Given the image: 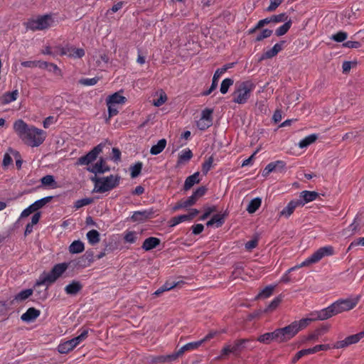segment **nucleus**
Listing matches in <instances>:
<instances>
[{
  "label": "nucleus",
  "mask_w": 364,
  "mask_h": 364,
  "mask_svg": "<svg viewBox=\"0 0 364 364\" xmlns=\"http://www.w3.org/2000/svg\"><path fill=\"white\" fill-rule=\"evenodd\" d=\"M14 130L18 136L28 146L36 147L43 144L46 137V132L33 125L27 124L23 119H18L14 123Z\"/></svg>",
  "instance_id": "1"
},
{
  "label": "nucleus",
  "mask_w": 364,
  "mask_h": 364,
  "mask_svg": "<svg viewBox=\"0 0 364 364\" xmlns=\"http://www.w3.org/2000/svg\"><path fill=\"white\" fill-rule=\"evenodd\" d=\"M121 177L118 175H110L106 177H97L96 176L91 178V181L95 183L94 192L105 193L109 191L119 184Z\"/></svg>",
  "instance_id": "2"
},
{
  "label": "nucleus",
  "mask_w": 364,
  "mask_h": 364,
  "mask_svg": "<svg viewBox=\"0 0 364 364\" xmlns=\"http://www.w3.org/2000/svg\"><path fill=\"white\" fill-rule=\"evenodd\" d=\"M55 25V16L51 14L30 18L25 23L26 28L33 31L48 29Z\"/></svg>",
  "instance_id": "3"
},
{
  "label": "nucleus",
  "mask_w": 364,
  "mask_h": 364,
  "mask_svg": "<svg viewBox=\"0 0 364 364\" xmlns=\"http://www.w3.org/2000/svg\"><path fill=\"white\" fill-rule=\"evenodd\" d=\"M356 303L350 299L338 300L327 308L321 310L322 317L326 320L341 312L353 309Z\"/></svg>",
  "instance_id": "4"
},
{
  "label": "nucleus",
  "mask_w": 364,
  "mask_h": 364,
  "mask_svg": "<svg viewBox=\"0 0 364 364\" xmlns=\"http://www.w3.org/2000/svg\"><path fill=\"white\" fill-rule=\"evenodd\" d=\"M68 264L66 262L59 263L53 266L48 273H43L36 282V285L49 286L59 279L68 269Z\"/></svg>",
  "instance_id": "5"
},
{
  "label": "nucleus",
  "mask_w": 364,
  "mask_h": 364,
  "mask_svg": "<svg viewBox=\"0 0 364 364\" xmlns=\"http://www.w3.org/2000/svg\"><path fill=\"white\" fill-rule=\"evenodd\" d=\"M254 88V84L250 81L237 83L235 91L232 94V102L237 104L246 103Z\"/></svg>",
  "instance_id": "6"
},
{
  "label": "nucleus",
  "mask_w": 364,
  "mask_h": 364,
  "mask_svg": "<svg viewBox=\"0 0 364 364\" xmlns=\"http://www.w3.org/2000/svg\"><path fill=\"white\" fill-rule=\"evenodd\" d=\"M333 253L334 250L332 246L322 247L318 249L310 257H309L304 262H302L299 264V267H306L311 264L317 263L323 257L333 255Z\"/></svg>",
  "instance_id": "7"
},
{
  "label": "nucleus",
  "mask_w": 364,
  "mask_h": 364,
  "mask_svg": "<svg viewBox=\"0 0 364 364\" xmlns=\"http://www.w3.org/2000/svg\"><path fill=\"white\" fill-rule=\"evenodd\" d=\"M296 326H295L292 322L284 328H277L279 337V343L287 342L293 337H294L298 333Z\"/></svg>",
  "instance_id": "8"
},
{
  "label": "nucleus",
  "mask_w": 364,
  "mask_h": 364,
  "mask_svg": "<svg viewBox=\"0 0 364 364\" xmlns=\"http://www.w3.org/2000/svg\"><path fill=\"white\" fill-rule=\"evenodd\" d=\"M296 326H295L292 322L284 328H277L279 337V343L287 342L293 337H294L298 333Z\"/></svg>",
  "instance_id": "9"
},
{
  "label": "nucleus",
  "mask_w": 364,
  "mask_h": 364,
  "mask_svg": "<svg viewBox=\"0 0 364 364\" xmlns=\"http://www.w3.org/2000/svg\"><path fill=\"white\" fill-rule=\"evenodd\" d=\"M318 320H324V318L322 317L321 311L311 312L309 314V317L302 318L299 321H295L293 323L296 326V328L299 333L301 330L307 327L311 322Z\"/></svg>",
  "instance_id": "10"
},
{
  "label": "nucleus",
  "mask_w": 364,
  "mask_h": 364,
  "mask_svg": "<svg viewBox=\"0 0 364 364\" xmlns=\"http://www.w3.org/2000/svg\"><path fill=\"white\" fill-rule=\"evenodd\" d=\"M103 145L100 144L94 147L86 155L80 157L76 164L77 165H88L93 162L97 158L98 155L102 151Z\"/></svg>",
  "instance_id": "11"
},
{
  "label": "nucleus",
  "mask_w": 364,
  "mask_h": 364,
  "mask_svg": "<svg viewBox=\"0 0 364 364\" xmlns=\"http://www.w3.org/2000/svg\"><path fill=\"white\" fill-rule=\"evenodd\" d=\"M232 65H233V63L227 64V65H224L223 68H218V70H216V71L215 72V73L213 75V80H212V84H211L210 88L208 90L203 92V95H204V96L209 95L213 90H215L216 89V87H218V82L220 75L222 74L225 73L229 68H231L232 67Z\"/></svg>",
  "instance_id": "12"
},
{
  "label": "nucleus",
  "mask_w": 364,
  "mask_h": 364,
  "mask_svg": "<svg viewBox=\"0 0 364 364\" xmlns=\"http://www.w3.org/2000/svg\"><path fill=\"white\" fill-rule=\"evenodd\" d=\"M286 168V163L284 161L278 160L268 164L262 171V176H267L270 173L283 172Z\"/></svg>",
  "instance_id": "13"
},
{
  "label": "nucleus",
  "mask_w": 364,
  "mask_h": 364,
  "mask_svg": "<svg viewBox=\"0 0 364 364\" xmlns=\"http://www.w3.org/2000/svg\"><path fill=\"white\" fill-rule=\"evenodd\" d=\"M318 196V193L316 191H304L300 193V199L296 200L299 203V205H304L306 203L311 202L316 199Z\"/></svg>",
  "instance_id": "14"
},
{
  "label": "nucleus",
  "mask_w": 364,
  "mask_h": 364,
  "mask_svg": "<svg viewBox=\"0 0 364 364\" xmlns=\"http://www.w3.org/2000/svg\"><path fill=\"white\" fill-rule=\"evenodd\" d=\"M252 341V340L250 338L236 340L234 343V345L231 346L232 353L235 355H239L240 353L247 347V345Z\"/></svg>",
  "instance_id": "15"
},
{
  "label": "nucleus",
  "mask_w": 364,
  "mask_h": 364,
  "mask_svg": "<svg viewBox=\"0 0 364 364\" xmlns=\"http://www.w3.org/2000/svg\"><path fill=\"white\" fill-rule=\"evenodd\" d=\"M257 341L264 344H269L272 341L279 343V337L277 329L272 332L265 333L259 336L257 338Z\"/></svg>",
  "instance_id": "16"
},
{
  "label": "nucleus",
  "mask_w": 364,
  "mask_h": 364,
  "mask_svg": "<svg viewBox=\"0 0 364 364\" xmlns=\"http://www.w3.org/2000/svg\"><path fill=\"white\" fill-rule=\"evenodd\" d=\"M41 311L33 307H31L23 314L21 316V319L23 321L29 323L36 320L40 316Z\"/></svg>",
  "instance_id": "17"
},
{
  "label": "nucleus",
  "mask_w": 364,
  "mask_h": 364,
  "mask_svg": "<svg viewBox=\"0 0 364 364\" xmlns=\"http://www.w3.org/2000/svg\"><path fill=\"white\" fill-rule=\"evenodd\" d=\"M90 172L97 173H104L110 170L109 167L105 164V160L101 158L94 166L88 168Z\"/></svg>",
  "instance_id": "18"
},
{
  "label": "nucleus",
  "mask_w": 364,
  "mask_h": 364,
  "mask_svg": "<svg viewBox=\"0 0 364 364\" xmlns=\"http://www.w3.org/2000/svg\"><path fill=\"white\" fill-rule=\"evenodd\" d=\"M153 212L151 210L136 211L133 213L131 219L134 222H144L146 219L151 218Z\"/></svg>",
  "instance_id": "19"
},
{
  "label": "nucleus",
  "mask_w": 364,
  "mask_h": 364,
  "mask_svg": "<svg viewBox=\"0 0 364 364\" xmlns=\"http://www.w3.org/2000/svg\"><path fill=\"white\" fill-rule=\"evenodd\" d=\"M161 240L160 239L154 237H150L146 238L143 244H142V249H144L145 251H149L151 250L154 248H156L158 245H160Z\"/></svg>",
  "instance_id": "20"
},
{
  "label": "nucleus",
  "mask_w": 364,
  "mask_h": 364,
  "mask_svg": "<svg viewBox=\"0 0 364 364\" xmlns=\"http://www.w3.org/2000/svg\"><path fill=\"white\" fill-rule=\"evenodd\" d=\"M82 289V284L78 281H73L65 287V291L68 295H76Z\"/></svg>",
  "instance_id": "21"
},
{
  "label": "nucleus",
  "mask_w": 364,
  "mask_h": 364,
  "mask_svg": "<svg viewBox=\"0 0 364 364\" xmlns=\"http://www.w3.org/2000/svg\"><path fill=\"white\" fill-rule=\"evenodd\" d=\"M296 200H291L287 205L280 212L279 215L289 218L294 211L295 208L299 206Z\"/></svg>",
  "instance_id": "22"
},
{
  "label": "nucleus",
  "mask_w": 364,
  "mask_h": 364,
  "mask_svg": "<svg viewBox=\"0 0 364 364\" xmlns=\"http://www.w3.org/2000/svg\"><path fill=\"white\" fill-rule=\"evenodd\" d=\"M199 182V172H196L186 178L184 183L183 188L185 191H188L191 188H192L195 184L198 183Z\"/></svg>",
  "instance_id": "23"
},
{
  "label": "nucleus",
  "mask_w": 364,
  "mask_h": 364,
  "mask_svg": "<svg viewBox=\"0 0 364 364\" xmlns=\"http://www.w3.org/2000/svg\"><path fill=\"white\" fill-rule=\"evenodd\" d=\"M225 214H215L214 215L212 218L207 222L206 225L207 226H212L213 225H215L216 228H219L222 226V225L225 222Z\"/></svg>",
  "instance_id": "24"
},
{
  "label": "nucleus",
  "mask_w": 364,
  "mask_h": 364,
  "mask_svg": "<svg viewBox=\"0 0 364 364\" xmlns=\"http://www.w3.org/2000/svg\"><path fill=\"white\" fill-rule=\"evenodd\" d=\"M75 347H76V345L70 339L69 341H65V342L60 343L58 346V350L60 353L64 354V353H68V352L72 350Z\"/></svg>",
  "instance_id": "25"
},
{
  "label": "nucleus",
  "mask_w": 364,
  "mask_h": 364,
  "mask_svg": "<svg viewBox=\"0 0 364 364\" xmlns=\"http://www.w3.org/2000/svg\"><path fill=\"white\" fill-rule=\"evenodd\" d=\"M18 95V92L17 90H15L12 92H5L2 96L1 103L3 105H6L11 102H14L17 99Z\"/></svg>",
  "instance_id": "26"
},
{
  "label": "nucleus",
  "mask_w": 364,
  "mask_h": 364,
  "mask_svg": "<svg viewBox=\"0 0 364 364\" xmlns=\"http://www.w3.org/2000/svg\"><path fill=\"white\" fill-rule=\"evenodd\" d=\"M166 146V140L165 139H160L158 143L151 146L150 153L152 155H157L163 151Z\"/></svg>",
  "instance_id": "27"
},
{
  "label": "nucleus",
  "mask_w": 364,
  "mask_h": 364,
  "mask_svg": "<svg viewBox=\"0 0 364 364\" xmlns=\"http://www.w3.org/2000/svg\"><path fill=\"white\" fill-rule=\"evenodd\" d=\"M126 102V98L124 96L120 95L118 92H115L113 95L108 97L107 99V104H124Z\"/></svg>",
  "instance_id": "28"
},
{
  "label": "nucleus",
  "mask_w": 364,
  "mask_h": 364,
  "mask_svg": "<svg viewBox=\"0 0 364 364\" xmlns=\"http://www.w3.org/2000/svg\"><path fill=\"white\" fill-rule=\"evenodd\" d=\"M84 249V243L80 240H75L69 247V251L72 254L80 253L83 252Z\"/></svg>",
  "instance_id": "29"
},
{
  "label": "nucleus",
  "mask_w": 364,
  "mask_h": 364,
  "mask_svg": "<svg viewBox=\"0 0 364 364\" xmlns=\"http://www.w3.org/2000/svg\"><path fill=\"white\" fill-rule=\"evenodd\" d=\"M87 238L90 245H95L100 242V233L96 230H90L87 233Z\"/></svg>",
  "instance_id": "30"
},
{
  "label": "nucleus",
  "mask_w": 364,
  "mask_h": 364,
  "mask_svg": "<svg viewBox=\"0 0 364 364\" xmlns=\"http://www.w3.org/2000/svg\"><path fill=\"white\" fill-rule=\"evenodd\" d=\"M262 203V200L259 198H255L250 200L247 210L249 213H254L257 211V210L260 207Z\"/></svg>",
  "instance_id": "31"
},
{
  "label": "nucleus",
  "mask_w": 364,
  "mask_h": 364,
  "mask_svg": "<svg viewBox=\"0 0 364 364\" xmlns=\"http://www.w3.org/2000/svg\"><path fill=\"white\" fill-rule=\"evenodd\" d=\"M317 138L318 136L316 134H310L299 141V146L301 149L307 147L308 146L314 143L317 139Z\"/></svg>",
  "instance_id": "32"
},
{
  "label": "nucleus",
  "mask_w": 364,
  "mask_h": 364,
  "mask_svg": "<svg viewBox=\"0 0 364 364\" xmlns=\"http://www.w3.org/2000/svg\"><path fill=\"white\" fill-rule=\"evenodd\" d=\"M53 198V196H47L45 198H43L40 200H36L33 204H31L32 208H33V210L37 211L38 210L42 208L43 206H45L48 203H49Z\"/></svg>",
  "instance_id": "33"
},
{
  "label": "nucleus",
  "mask_w": 364,
  "mask_h": 364,
  "mask_svg": "<svg viewBox=\"0 0 364 364\" xmlns=\"http://www.w3.org/2000/svg\"><path fill=\"white\" fill-rule=\"evenodd\" d=\"M192 157V151L189 149H185L178 155V164L188 161Z\"/></svg>",
  "instance_id": "34"
},
{
  "label": "nucleus",
  "mask_w": 364,
  "mask_h": 364,
  "mask_svg": "<svg viewBox=\"0 0 364 364\" xmlns=\"http://www.w3.org/2000/svg\"><path fill=\"white\" fill-rule=\"evenodd\" d=\"M32 294L33 290L31 289H25L18 293L15 296L14 300L16 301H23L31 296Z\"/></svg>",
  "instance_id": "35"
},
{
  "label": "nucleus",
  "mask_w": 364,
  "mask_h": 364,
  "mask_svg": "<svg viewBox=\"0 0 364 364\" xmlns=\"http://www.w3.org/2000/svg\"><path fill=\"white\" fill-rule=\"evenodd\" d=\"M203 343V341L188 343L180 348V353L183 354L186 351L198 348Z\"/></svg>",
  "instance_id": "36"
},
{
  "label": "nucleus",
  "mask_w": 364,
  "mask_h": 364,
  "mask_svg": "<svg viewBox=\"0 0 364 364\" xmlns=\"http://www.w3.org/2000/svg\"><path fill=\"white\" fill-rule=\"evenodd\" d=\"M291 26V19H289L287 21H286L283 25L279 26L276 30V32H275L276 35L277 36H282L284 35L285 33H287V31L290 28Z\"/></svg>",
  "instance_id": "37"
},
{
  "label": "nucleus",
  "mask_w": 364,
  "mask_h": 364,
  "mask_svg": "<svg viewBox=\"0 0 364 364\" xmlns=\"http://www.w3.org/2000/svg\"><path fill=\"white\" fill-rule=\"evenodd\" d=\"M275 285H269L266 287L264 289H262L257 296V298L267 299L269 297L275 288Z\"/></svg>",
  "instance_id": "38"
},
{
  "label": "nucleus",
  "mask_w": 364,
  "mask_h": 364,
  "mask_svg": "<svg viewBox=\"0 0 364 364\" xmlns=\"http://www.w3.org/2000/svg\"><path fill=\"white\" fill-rule=\"evenodd\" d=\"M41 182L43 186H52L53 188H55L57 186L55 178L52 175H46L43 176L41 179Z\"/></svg>",
  "instance_id": "39"
},
{
  "label": "nucleus",
  "mask_w": 364,
  "mask_h": 364,
  "mask_svg": "<svg viewBox=\"0 0 364 364\" xmlns=\"http://www.w3.org/2000/svg\"><path fill=\"white\" fill-rule=\"evenodd\" d=\"M234 83V80L231 78H225L223 80L220 85V91L222 94H226L230 88Z\"/></svg>",
  "instance_id": "40"
},
{
  "label": "nucleus",
  "mask_w": 364,
  "mask_h": 364,
  "mask_svg": "<svg viewBox=\"0 0 364 364\" xmlns=\"http://www.w3.org/2000/svg\"><path fill=\"white\" fill-rule=\"evenodd\" d=\"M363 337H364V331H363L358 333L346 337V339H347V341L348 342V344L350 346L352 344L358 343L360 341V340L361 338H363Z\"/></svg>",
  "instance_id": "41"
},
{
  "label": "nucleus",
  "mask_w": 364,
  "mask_h": 364,
  "mask_svg": "<svg viewBox=\"0 0 364 364\" xmlns=\"http://www.w3.org/2000/svg\"><path fill=\"white\" fill-rule=\"evenodd\" d=\"M93 202H94V199L92 198H82V199L77 200L75 203L74 207L76 209H79V208H82L83 206L90 205V204L92 203Z\"/></svg>",
  "instance_id": "42"
},
{
  "label": "nucleus",
  "mask_w": 364,
  "mask_h": 364,
  "mask_svg": "<svg viewBox=\"0 0 364 364\" xmlns=\"http://www.w3.org/2000/svg\"><path fill=\"white\" fill-rule=\"evenodd\" d=\"M142 168V163L137 162L134 166L130 167L131 170V177L134 178L137 177L141 171Z\"/></svg>",
  "instance_id": "43"
},
{
  "label": "nucleus",
  "mask_w": 364,
  "mask_h": 364,
  "mask_svg": "<svg viewBox=\"0 0 364 364\" xmlns=\"http://www.w3.org/2000/svg\"><path fill=\"white\" fill-rule=\"evenodd\" d=\"M186 220H188L187 219V217L186 215H178L176 217L172 218L170 220L169 226L174 227V226L177 225L178 224H179L182 222L186 221Z\"/></svg>",
  "instance_id": "44"
},
{
  "label": "nucleus",
  "mask_w": 364,
  "mask_h": 364,
  "mask_svg": "<svg viewBox=\"0 0 364 364\" xmlns=\"http://www.w3.org/2000/svg\"><path fill=\"white\" fill-rule=\"evenodd\" d=\"M282 301L281 296L275 297L264 309V312H268L275 309Z\"/></svg>",
  "instance_id": "45"
},
{
  "label": "nucleus",
  "mask_w": 364,
  "mask_h": 364,
  "mask_svg": "<svg viewBox=\"0 0 364 364\" xmlns=\"http://www.w3.org/2000/svg\"><path fill=\"white\" fill-rule=\"evenodd\" d=\"M213 112V111L211 109H205L202 112L200 119H204L207 122H210L212 124H213V117H212Z\"/></svg>",
  "instance_id": "46"
},
{
  "label": "nucleus",
  "mask_w": 364,
  "mask_h": 364,
  "mask_svg": "<svg viewBox=\"0 0 364 364\" xmlns=\"http://www.w3.org/2000/svg\"><path fill=\"white\" fill-rule=\"evenodd\" d=\"M272 22H286L288 19V16L285 13L279 14L278 15H274L270 17Z\"/></svg>",
  "instance_id": "47"
},
{
  "label": "nucleus",
  "mask_w": 364,
  "mask_h": 364,
  "mask_svg": "<svg viewBox=\"0 0 364 364\" xmlns=\"http://www.w3.org/2000/svg\"><path fill=\"white\" fill-rule=\"evenodd\" d=\"M87 335H88V331L84 330L82 331V333L79 336H76L75 338H72L71 340L77 346L78 344H80L82 341H83L87 337Z\"/></svg>",
  "instance_id": "48"
},
{
  "label": "nucleus",
  "mask_w": 364,
  "mask_h": 364,
  "mask_svg": "<svg viewBox=\"0 0 364 364\" xmlns=\"http://www.w3.org/2000/svg\"><path fill=\"white\" fill-rule=\"evenodd\" d=\"M214 159L213 156H210L203 164L202 166V171L204 174H206L212 167Z\"/></svg>",
  "instance_id": "49"
},
{
  "label": "nucleus",
  "mask_w": 364,
  "mask_h": 364,
  "mask_svg": "<svg viewBox=\"0 0 364 364\" xmlns=\"http://www.w3.org/2000/svg\"><path fill=\"white\" fill-rule=\"evenodd\" d=\"M309 354H311V350H309V348H307V349H303V350H301L299 351H298L296 355H294V357L292 358V363H295L296 362H297L301 358H302L303 356L306 355H309Z\"/></svg>",
  "instance_id": "50"
},
{
  "label": "nucleus",
  "mask_w": 364,
  "mask_h": 364,
  "mask_svg": "<svg viewBox=\"0 0 364 364\" xmlns=\"http://www.w3.org/2000/svg\"><path fill=\"white\" fill-rule=\"evenodd\" d=\"M348 37L347 33L344 31H339L331 37L333 41L341 43L344 41Z\"/></svg>",
  "instance_id": "51"
},
{
  "label": "nucleus",
  "mask_w": 364,
  "mask_h": 364,
  "mask_svg": "<svg viewBox=\"0 0 364 364\" xmlns=\"http://www.w3.org/2000/svg\"><path fill=\"white\" fill-rule=\"evenodd\" d=\"M136 233L134 231H129L126 232L124 237L125 242L131 244L134 243L136 240Z\"/></svg>",
  "instance_id": "52"
},
{
  "label": "nucleus",
  "mask_w": 364,
  "mask_h": 364,
  "mask_svg": "<svg viewBox=\"0 0 364 364\" xmlns=\"http://www.w3.org/2000/svg\"><path fill=\"white\" fill-rule=\"evenodd\" d=\"M331 348V346L328 344H321L316 345V346L309 348L311 350V353H316L320 350H327Z\"/></svg>",
  "instance_id": "53"
},
{
  "label": "nucleus",
  "mask_w": 364,
  "mask_h": 364,
  "mask_svg": "<svg viewBox=\"0 0 364 364\" xmlns=\"http://www.w3.org/2000/svg\"><path fill=\"white\" fill-rule=\"evenodd\" d=\"M99 78L93 77V78H85L80 80V82L85 86H92L97 83Z\"/></svg>",
  "instance_id": "54"
},
{
  "label": "nucleus",
  "mask_w": 364,
  "mask_h": 364,
  "mask_svg": "<svg viewBox=\"0 0 364 364\" xmlns=\"http://www.w3.org/2000/svg\"><path fill=\"white\" fill-rule=\"evenodd\" d=\"M272 34V31L264 29L256 38L257 41H261L264 38L269 37Z\"/></svg>",
  "instance_id": "55"
},
{
  "label": "nucleus",
  "mask_w": 364,
  "mask_h": 364,
  "mask_svg": "<svg viewBox=\"0 0 364 364\" xmlns=\"http://www.w3.org/2000/svg\"><path fill=\"white\" fill-rule=\"evenodd\" d=\"M182 355V353H180V349L176 353L166 355L167 363H171L173 361L176 360L178 357L181 356Z\"/></svg>",
  "instance_id": "56"
},
{
  "label": "nucleus",
  "mask_w": 364,
  "mask_h": 364,
  "mask_svg": "<svg viewBox=\"0 0 364 364\" xmlns=\"http://www.w3.org/2000/svg\"><path fill=\"white\" fill-rule=\"evenodd\" d=\"M108 107L109 118L115 116L118 113V107L116 105L107 104Z\"/></svg>",
  "instance_id": "57"
},
{
  "label": "nucleus",
  "mask_w": 364,
  "mask_h": 364,
  "mask_svg": "<svg viewBox=\"0 0 364 364\" xmlns=\"http://www.w3.org/2000/svg\"><path fill=\"white\" fill-rule=\"evenodd\" d=\"M198 199L196 198V196L193 195V193L188 197L187 199L183 200V206L189 207L193 205H194Z\"/></svg>",
  "instance_id": "58"
},
{
  "label": "nucleus",
  "mask_w": 364,
  "mask_h": 364,
  "mask_svg": "<svg viewBox=\"0 0 364 364\" xmlns=\"http://www.w3.org/2000/svg\"><path fill=\"white\" fill-rule=\"evenodd\" d=\"M350 345L348 344V342L347 341V339L346 338L344 340L336 342L333 344V348H336V349H339V348H346V347H348Z\"/></svg>",
  "instance_id": "59"
},
{
  "label": "nucleus",
  "mask_w": 364,
  "mask_h": 364,
  "mask_svg": "<svg viewBox=\"0 0 364 364\" xmlns=\"http://www.w3.org/2000/svg\"><path fill=\"white\" fill-rule=\"evenodd\" d=\"M282 1L283 0H270V4L267 8V11H274L282 3Z\"/></svg>",
  "instance_id": "60"
},
{
  "label": "nucleus",
  "mask_w": 364,
  "mask_h": 364,
  "mask_svg": "<svg viewBox=\"0 0 364 364\" xmlns=\"http://www.w3.org/2000/svg\"><path fill=\"white\" fill-rule=\"evenodd\" d=\"M321 336V330L316 329L314 333L309 335L306 338V341H317L319 336Z\"/></svg>",
  "instance_id": "61"
},
{
  "label": "nucleus",
  "mask_w": 364,
  "mask_h": 364,
  "mask_svg": "<svg viewBox=\"0 0 364 364\" xmlns=\"http://www.w3.org/2000/svg\"><path fill=\"white\" fill-rule=\"evenodd\" d=\"M211 123L210 122H207L206 121H205L204 119H200L198 122H197V127L200 129V130H205L206 129H208V127H210L211 126Z\"/></svg>",
  "instance_id": "62"
},
{
  "label": "nucleus",
  "mask_w": 364,
  "mask_h": 364,
  "mask_svg": "<svg viewBox=\"0 0 364 364\" xmlns=\"http://www.w3.org/2000/svg\"><path fill=\"white\" fill-rule=\"evenodd\" d=\"M179 283H181V282L168 280L165 284H164L162 286L164 287V288L165 289L166 291H168V290H171V289H173L174 287H176Z\"/></svg>",
  "instance_id": "63"
},
{
  "label": "nucleus",
  "mask_w": 364,
  "mask_h": 364,
  "mask_svg": "<svg viewBox=\"0 0 364 364\" xmlns=\"http://www.w3.org/2000/svg\"><path fill=\"white\" fill-rule=\"evenodd\" d=\"M207 191V188L205 186L199 187L196 189L195 192H193V195L198 200L200 198L203 196Z\"/></svg>",
  "instance_id": "64"
}]
</instances>
